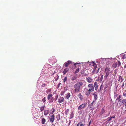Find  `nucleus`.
Returning a JSON list of instances; mask_svg holds the SVG:
<instances>
[{"label":"nucleus","mask_w":126,"mask_h":126,"mask_svg":"<svg viewBox=\"0 0 126 126\" xmlns=\"http://www.w3.org/2000/svg\"><path fill=\"white\" fill-rule=\"evenodd\" d=\"M121 87L122 88H123L124 87V82H123L122 84H121Z\"/></svg>","instance_id":"e433bc0d"},{"label":"nucleus","mask_w":126,"mask_h":126,"mask_svg":"<svg viewBox=\"0 0 126 126\" xmlns=\"http://www.w3.org/2000/svg\"><path fill=\"white\" fill-rule=\"evenodd\" d=\"M105 110L104 109L102 108L101 110V112L100 113V115L103 114V115L104 116H105V117H106L109 116L110 114V113H109L108 114H104L105 113Z\"/></svg>","instance_id":"6e6552de"},{"label":"nucleus","mask_w":126,"mask_h":126,"mask_svg":"<svg viewBox=\"0 0 126 126\" xmlns=\"http://www.w3.org/2000/svg\"><path fill=\"white\" fill-rule=\"evenodd\" d=\"M78 63H75L74 64V65L76 67V65H78V68L75 71L74 73L75 74H76L77 73H78L79 71V67H80V65H78Z\"/></svg>","instance_id":"1a4fd4ad"},{"label":"nucleus","mask_w":126,"mask_h":126,"mask_svg":"<svg viewBox=\"0 0 126 126\" xmlns=\"http://www.w3.org/2000/svg\"><path fill=\"white\" fill-rule=\"evenodd\" d=\"M88 87L89 88V89L88 90V91L90 92L94 91V88L93 84H89L88 85Z\"/></svg>","instance_id":"39448f33"},{"label":"nucleus","mask_w":126,"mask_h":126,"mask_svg":"<svg viewBox=\"0 0 126 126\" xmlns=\"http://www.w3.org/2000/svg\"><path fill=\"white\" fill-rule=\"evenodd\" d=\"M121 100V99H120L119 100V101H120V100Z\"/></svg>","instance_id":"603ef678"},{"label":"nucleus","mask_w":126,"mask_h":126,"mask_svg":"<svg viewBox=\"0 0 126 126\" xmlns=\"http://www.w3.org/2000/svg\"><path fill=\"white\" fill-rule=\"evenodd\" d=\"M94 86L95 87V90H96L98 88L97 84L96 82H95L94 83Z\"/></svg>","instance_id":"6ab92c4d"},{"label":"nucleus","mask_w":126,"mask_h":126,"mask_svg":"<svg viewBox=\"0 0 126 126\" xmlns=\"http://www.w3.org/2000/svg\"><path fill=\"white\" fill-rule=\"evenodd\" d=\"M55 119L54 116V114H52L50 116L49 118V120L51 123H53Z\"/></svg>","instance_id":"ddd939ff"},{"label":"nucleus","mask_w":126,"mask_h":126,"mask_svg":"<svg viewBox=\"0 0 126 126\" xmlns=\"http://www.w3.org/2000/svg\"><path fill=\"white\" fill-rule=\"evenodd\" d=\"M110 72V68L108 67H106L104 71L105 75L104 78L105 79H106L107 78Z\"/></svg>","instance_id":"20e7f679"},{"label":"nucleus","mask_w":126,"mask_h":126,"mask_svg":"<svg viewBox=\"0 0 126 126\" xmlns=\"http://www.w3.org/2000/svg\"><path fill=\"white\" fill-rule=\"evenodd\" d=\"M90 92L89 91L87 92L86 94V95L87 96H88L90 94Z\"/></svg>","instance_id":"c756f323"},{"label":"nucleus","mask_w":126,"mask_h":126,"mask_svg":"<svg viewBox=\"0 0 126 126\" xmlns=\"http://www.w3.org/2000/svg\"><path fill=\"white\" fill-rule=\"evenodd\" d=\"M121 65V63L120 61H118L117 62L114 63L112 65V67L114 68H116L117 66L119 67Z\"/></svg>","instance_id":"423d86ee"},{"label":"nucleus","mask_w":126,"mask_h":126,"mask_svg":"<svg viewBox=\"0 0 126 126\" xmlns=\"http://www.w3.org/2000/svg\"><path fill=\"white\" fill-rule=\"evenodd\" d=\"M67 77H65L63 79V82H65L66 81H67Z\"/></svg>","instance_id":"c85d7f7f"},{"label":"nucleus","mask_w":126,"mask_h":126,"mask_svg":"<svg viewBox=\"0 0 126 126\" xmlns=\"http://www.w3.org/2000/svg\"><path fill=\"white\" fill-rule=\"evenodd\" d=\"M112 117H110V118H108L109 119L108 120L110 121L111 120V119L112 118Z\"/></svg>","instance_id":"79ce46f5"},{"label":"nucleus","mask_w":126,"mask_h":126,"mask_svg":"<svg viewBox=\"0 0 126 126\" xmlns=\"http://www.w3.org/2000/svg\"><path fill=\"white\" fill-rule=\"evenodd\" d=\"M83 82L81 81L77 82L74 86V91L76 93H78L80 92L83 87Z\"/></svg>","instance_id":"f257e3e1"},{"label":"nucleus","mask_w":126,"mask_h":126,"mask_svg":"<svg viewBox=\"0 0 126 126\" xmlns=\"http://www.w3.org/2000/svg\"><path fill=\"white\" fill-rule=\"evenodd\" d=\"M70 123V122L68 124V125H69Z\"/></svg>","instance_id":"8fccbe9b"},{"label":"nucleus","mask_w":126,"mask_h":126,"mask_svg":"<svg viewBox=\"0 0 126 126\" xmlns=\"http://www.w3.org/2000/svg\"><path fill=\"white\" fill-rule=\"evenodd\" d=\"M125 108L126 109V103L125 104Z\"/></svg>","instance_id":"de8ad7c7"},{"label":"nucleus","mask_w":126,"mask_h":126,"mask_svg":"<svg viewBox=\"0 0 126 126\" xmlns=\"http://www.w3.org/2000/svg\"><path fill=\"white\" fill-rule=\"evenodd\" d=\"M114 117H115V116H114V117H113V118H114Z\"/></svg>","instance_id":"864d4df0"},{"label":"nucleus","mask_w":126,"mask_h":126,"mask_svg":"<svg viewBox=\"0 0 126 126\" xmlns=\"http://www.w3.org/2000/svg\"><path fill=\"white\" fill-rule=\"evenodd\" d=\"M93 95H94V99L95 100H96L97 98V95L95 93H94Z\"/></svg>","instance_id":"393cba45"},{"label":"nucleus","mask_w":126,"mask_h":126,"mask_svg":"<svg viewBox=\"0 0 126 126\" xmlns=\"http://www.w3.org/2000/svg\"><path fill=\"white\" fill-rule=\"evenodd\" d=\"M124 79L123 77L121 76H119L118 79V81L121 82H122L124 80Z\"/></svg>","instance_id":"4468645a"},{"label":"nucleus","mask_w":126,"mask_h":126,"mask_svg":"<svg viewBox=\"0 0 126 126\" xmlns=\"http://www.w3.org/2000/svg\"><path fill=\"white\" fill-rule=\"evenodd\" d=\"M88 107L90 110H92L94 109V107L91 104L89 105L88 106Z\"/></svg>","instance_id":"412c9836"},{"label":"nucleus","mask_w":126,"mask_h":126,"mask_svg":"<svg viewBox=\"0 0 126 126\" xmlns=\"http://www.w3.org/2000/svg\"><path fill=\"white\" fill-rule=\"evenodd\" d=\"M45 97H44V98L42 99V101L43 102H45L46 101V100L45 99Z\"/></svg>","instance_id":"c9c22d12"},{"label":"nucleus","mask_w":126,"mask_h":126,"mask_svg":"<svg viewBox=\"0 0 126 126\" xmlns=\"http://www.w3.org/2000/svg\"><path fill=\"white\" fill-rule=\"evenodd\" d=\"M92 63L93 64L92 65L94 67V68H93V71L92 72V73L93 74L95 73H97L98 72L99 70L100 69V67H98L97 69V70H96V71H95L97 68V65L95 63L93 62H92Z\"/></svg>","instance_id":"7ed1b4c3"},{"label":"nucleus","mask_w":126,"mask_h":126,"mask_svg":"<svg viewBox=\"0 0 126 126\" xmlns=\"http://www.w3.org/2000/svg\"><path fill=\"white\" fill-rule=\"evenodd\" d=\"M87 81L89 83L91 82L92 81V79L91 77H89L87 79Z\"/></svg>","instance_id":"f3484780"},{"label":"nucleus","mask_w":126,"mask_h":126,"mask_svg":"<svg viewBox=\"0 0 126 126\" xmlns=\"http://www.w3.org/2000/svg\"><path fill=\"white\" fill-rule=\"evenodd\" d=\"M103 86L102 85H101L100 86V91L101 90H102L103 89Z\"/></svg>","instance_id":"2f4dec72"},{"label":"nucleus","mask_w":126,"mask_h":126,"mask_svg":"<svg viewBox=\"0 0 126 126\" xmlns=\"http://www.w3.org/2000/svg\"><path fill=\"white\" fill-rule=\"evenodd\" d=\"M47 85L45 84H43L42 85V87H45L46 86H47Z\"/></svg>","instance_id":"ea45409f"},{"label":"nucleus","mask_w":126,"mask_h":126,"mask_svg":"<svg viewBox=\"0 0 126 126\" xmlns=\"http://www.w3.org/2000/svg\"><path fill=\"white\" fill-rule=\"evenodd\" d=\"M103 75H101L100 79V80L101 81L103 80Z\"/></svg>","instance_id":"72a5a7b5"},{"label":"nucleus","mask_w":126,"mask_h":126,"mask_svg":"<svg viewBox=\"0 0 126 126\" xmlns=\"http://www.w3.org/2000/svg\"><path fill=\"white\" fill-rule=\"evenodd\" d=\"M122 58L123 59H126V54H124L122 55Z\"/></svg>","instance_id":"bb28decb"},{"label":"nucleus","mask_w":126,"mask_h":126,"mask_svg":"<svg viewBox=\"0 0 126 126\" xmlns=\"http://www.w3.org/2000/svg\"><path fill=\"white\" fill-rule=\"evenodd\" d=\"M114 72L115 74H116L117 73L116 70V69L115 70H114Z\"/></svg>","instance_id":"37998d69"},{"label":"nucleus","mask_w":126,"mask_h":126,"mask_svg":"<svg viewBox=\"0 0 126 126\" xmlns=\"http://www.w3.org/2000/svg\"><path fill=\"white\" fill-rule=\"evenodd\" d=\"M126 103V99H124L123 100H122V102H119L120 104L121 105H122V104H125Z\"/></svg>","instance_id":"dca6fc26"},{"label":"nucleus","mask_w":126,"mask_h":126,"mask_svg":"<svg viewBox=\"0 0 126 126\" xmlns=\"http://www.w3.org/2000/svg\"><path fill=\"white\" fill-rule=\"evenodd\" d=\"M92 63L93 64L92 65L94 67V68H93V71L92 72V73L93 74L95 73H97L98 72L99 70L100 69V67H98L97 69V70H96V71H95L97 68V65L95 63L93 62H92Z\"/></svg>","instance_id":"f03ea898"},{"label":"nucleus","mask_w":126,"mask_h":126,"mask_svg":"<svg viewBox=\"0 0 126 126\" xmlns=\"http://www.w3.org/2000/svg\"><path fill=\"white\" fill-rule=\"evenodd\" d=\"M55 111V110L54 108L52 109L51 110V111L50 112V114H53L54 112Z\"/></svg>","instance_id":"b1692460"},{"label":"nucleus","mask_w":126,"mask_h":126,"mask_svg":"<svg viewBox=\"0 0 126 126\" xmlns=\"http://www.w3.org/2000/svg\"><path fill=\"white\" fill-rule=\"evenodd\" d=\"M72 63V62L69 60L66 62H65L63 64V65L65 67H68L70 64Z\"/></svg>","instance_id":"9d476101"},{"label":"nucleus","mask_w":126,"mask_h":126,"mask_svg":"<svg viewBox=\"0 0 126 126\" xmlns=\"http://www.w3.org/2000/svg\"><path fill=\"white\" fill-rule=\"evenodd\" d=\"M96 103L94 101V100L93 102L91 104V105L93 106L94 107V106L95 104Z\"/></svg>","instance_id":"cd10ccee"},{"label":"nucleus","mask_w":126,"mask_h":126,"mask_svg":"<svg viewBox=\"0 0 126 126\" xmlns=\"http://www.w3.org/2000/svg\"><path fill=\"white\" fill-rule=\"evenodd\" d=\"M64 100V98L63 97H60L58 99V102L59 104L63 102Z\"/></svg>","instance_id":"f8f14e48"},{"label":"nucleus","mask_w":126,"mask_h":126,"mask_svg":"<svg viewBox=\"0 0 126 126\" xmlns=\"http://www.w3.org/2000/svg\"><path fill=\"white\" fill-rule=\"evenodd\" d=\"M91 123V121H90V122H89V126H90V124Z\"/></svg>","instance_id":"49530a36"},{"label":"nucleus","mask_w":126,"mask_h":126,"mask_svg":"<svg viewBox=\"0 0 126 126\" xmlns=\"http://www.w3.org/2000/svg\"><path fill=\"white\" fill-rule=\"evenodd\" d=\"M125 86L126 87V82L125 85Z\"/></svg>","instance_id":"3c124183"},{"label":"nucleus","mask_w":126,"mask_h":126,"mask_svg":"<svg viewBox=\"0 0 126 126\" xmlns=\"http://www.w3.org/2000/svg\"><path fill=\"white\" fill-rule=\"evenodd\" d=\"M58 97V95H57L55 96V97L54 98V100H55V101H56L57 100V98Z\"/></svg>","instance_id":"7c9ffc66"},{"label":"nucleus","mask_w":126,"mask_h":126,"mask_svg":"<svg viewBox=\"0 0 126 126\" xmlns=\"http://www.w3.org/2000/svg\"><path fill=\"white\" fill-rule=\"evenodd\" d=\"M123 95L125 97H126V92H125L123 93Z\"/></svg>","instance_id":"a19ab883"},{"label":"nucleus","mask_w":126,"mask_h":126,"mask_svg":"<svg viewBox=\"0 0 126 126\" xmlns=\"http://www.w3.org/2000/svg\"><path fill=\"white\" fill-rule=\"evenodd\" d=\"M76 79H77V78L76 77H73L72 78V81L74 80H76Z\"/></svg>","instance_id":"473e14b6"},{"label":"nucleus","mask_w":126,"mask_h":126,"mask_svg":"<svg viewBox=\"0 0 126 126\" xmlns=\"http://www.w3.org/2000/svg\"><path fill=\"white\" fill-rule=\"evenodd\" d=\"M121 98V95H119V96L118 97H117L116 99V100H117L120 99Z\"/></svg>","instance_id":"58836bf2"},{"label":"nucleus","mask_w":126,"mask_h":126,"mask_svg":"<svg viewBox=\"0 0 126 126\" xmlns=\"http://www.w3.org/2000/svg\"><path fill=\"white\" fill-rule=\"evenodd\" d=\"M78 97L81 100H82L83 99V95L81 93H79L78 94Z\"/></svg>","instance_id":"2eb2a0df"},{"label":"nucleus","mask_w":126,"mask_h":126,"mask_svg":"<svg viewBox=\"0 0 126 126\" xmlns=\"http://www.w3.org/2000/svg\"><path fill=\"white\" fill-rule=\"evenodd\" d=\"M46 121V120L44 118H43L41 119V123L43 124H45Z\"/></svg>","instance_id":"4be33fe9"},{"label":"nucleus","mask_w":126,"mask_h":126,"mask_svg":"<svg viewBox=\"0 0 126 126\" xmlns=\"http://www.w3.org/2000/svg\"><path fill=\"white\" fill-rule=\"evenodd\" d=\"M86 103H83L78 107V109L79 110H80L83 108H84L86 106Z\"/></svg>","instance_id":"9b49d317"},{"label":"nucleus","mask_w":126,"mask_h":126,"mask_svg":"<svg viewBox=\"0 0 126 126\" xmlns=\"http://www.w3.org/2000/svg\"><path fill=\"white\" fill-rule=\"evenodd\" d=\"M59 119H57V120H59V119H60V115H59Z\"/></svg>","instance_id":"09e8293b"},{"label":"nucleus","mask_w":126,"mask_h":126,"mask_svg":"<svg viewBox=\"0 0 126 126\" xmlns=\"http://www.w3.org/2000/svg\"><path fill=\"white\" fill-rule=\"evenodd\" d=\"M87 75H88L87 74H84V75H83V76H86Z\"/></svg>","instance_id":"c03bdc74"},{"label":"nucleus","mask_w":126,"mask_h":126,"mask_svg":"<svg viewBox=\"0 0 126 126\" xmlns=\"http://www.w3.org/2000/svg\"><path fill=\"white\" fill-rule=\"evenodd\" d=\"M108 87V86H107V85H106L105 86V87L104 88V90L105 91L106 90L107 88Z\"/></svg>","instance_id":"4c0bfd02"},{"label":"nucleus","mask_w":126,"mask_h":126,"mask_svg":"<svg viewBox=\"0 0 126 126\" xmlns=\"http://www.w3.org/2000/svg\"><path fill=\"white\" fill-rule=\"evenodd\" d=\"M63 93H62V92H61V95H63Z\"/></svg>","instance_id":"a18cd8bd"},{"label":"nucleus","mask_w":126,"mask_h":126,"mask_svg":"<svg viewBox=\"0 0 126 126\" xmlns=\"http://www.w3.org/2000/svg\"><path fill=\"white\" fill-rule=\"evenodd\" d=\"M70 93H68L66 95L65 97L67 99H68L70 97Z\"/></svg>","instance_id":"5701e85b"},{"label":"nucleus","mask_w":126,"mask_h":126,"mask_svg":"<svg viewBox=\"0 0 126 126\" xmlns=\"http://www.w3.org/2000/svg\"><path fill=\"white\" fill-rule=\"evenodd\" d=\"M83 124H80L79 123L78 124L77 126H82Z\"/></svg>","instance_id":"f704fd0d"},{"label":"nucleus","mask_w":126,"mask_h":126,"mask_svg":"<svg viewBox=\"0 0 126 126\" xmlns=\"http://www.w3.org/2000/svg\"><path fill=\"white\" fill-rule=\"evenodd\" d=\"M45 107V106L44 105L41 107L40 108V110L42 111L43 110H44V108Z\"/></svg>","instance_id":"a878e982"},{"label":"nucleus","mask_w":126,"mask_h":126,"mask_svg":"<svg viewBox=\"0 0 126 126\" xmlns=\"http://www.w3.org/2000/svg\"><path fill=\"white\" fill-rule=\"evenodd\" d=\"M49 113V110H44V114L45 115H47Z\"/></svg>","instance_id":"aec40b11"},{"label":"nucleus","mask_w":126,"mask_h":126,"mask_svg":"<svg viewBox=\"0 0 126 126\" xmlns=\"http://www.w3.org/2000/svg\"><path fill=\"white\" fill-rule=\"evenodd\" d=\"M52 94H49L47 96V99L51 102H52L54 100V98L52 97Z\"/></svg>","instance_id":"0eeeda50"},{"label":"nucleus","mask_w":126,"mask_h":126,"mask_svg":"<svg viewBox=\"0 0 126 126\" xmlns=\"http://www.w3.org/2000/svg\"><path fill=\"white\" fill-rule=\"evenodd\" d=\"M69 68H66L63 71V74L64 75H65L69 70Z\"/></svg>","instance_id":"a211bd4d"}]
</instances>
